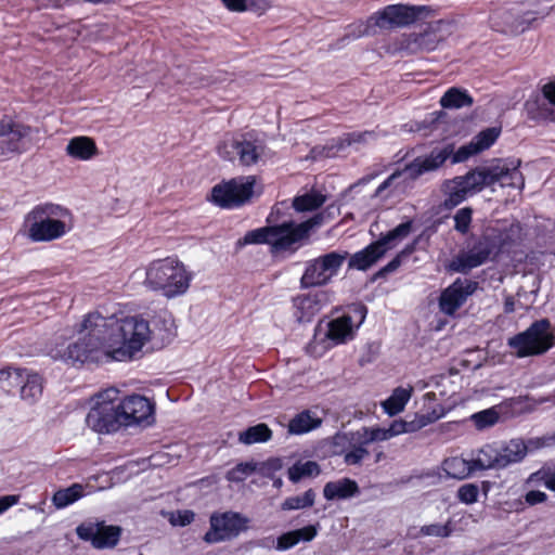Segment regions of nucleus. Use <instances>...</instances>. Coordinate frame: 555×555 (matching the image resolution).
<instances>
[{
  "label": "nucleus",
  "instance_id": "1",
  "mask_svg": "<svg viewBox=\"0 0 555 555\" xmlns=\"http://www.w3.org/2000/svg\"><path fill=\"white\" fill-rule=\"evenodd\" d=\"M78 333L77 341L52 348L51 358L74 363L130 361L152 336L149 322L140 317L121 312L103 315L98 311L85 317Z\"/></svg>",
  "mask_w": 555,
  "mask_h": 555
},
{
  "label": "nucleus",
  "instance_id": "2",
  "mask_svg": "<svg viewBox=\"0 0 555 555\" xmlns=\"http://www.w3.org/2000/svg\"><path fill=\"white\" fill-rule=\"evenodd\" d=\"M500 129L492 127L482 130L473 140L462 145L457 151L448 144L443 147L434 149L428 155L418 156L403 169L390 175L375 191L374 196L386 201L393 196L405 193L413 182L421 176L435 171L452 156V164L467 160L469 157L488 150L499 138Z\"/></svg>",
  "mask_w": 555,
  "mask_h": 555
},
{
  "label": "nucleus",
  "instance_id": "3",
  "mask_svg": "<svg viewBox=\"0 0 555 555\" xmlns=\"http://www.w3.org/2000/svg\"><path fill=\"white\" fill-rule=\"evenodd\" d=\"M365 317V307L354 306L337 317L322 321L315 330L313 339L307 346V352L320 358L328 349L352 340Z\"/></svg>",
  "mask_w": 555,
  "mask_h": 555
},
{
  "label": "nucleus",
  "instance_id": "4",
  "mask_svg": "<svg viewBox=\"0 0 555 555\" xmlns=\"http://www.w3.org/2000/svg\"><path fill=\"white\" fill-rule=\"evenodd\" d=\"M320 222L321 219L314 217L300 223L284 222L280 225L259 228L247 232L243 241L244 244H268L273 254L295 251L299 242Z\"/></svg>",
  "mask_w": 555,
  "mask_h": 555
},
{
  "label": "nucleus",
  "instance_id": "5",
  "mask_svg": "<svg viewBox=\"0 0 555 555\" xmlns=\"http://www.w3.org/2000/svg\"><path fill=\"white\" fill-rule=\"evenodd\" d=\"M70 212L59 205H38L25 218L29 238L34 242H50L69 231Z\"/></svg>",
  "mask_w": 555,
  "mask_h": 555
},
{
  "label": "nucleus",
  "instance_id": "6",
  "mask_svg": "<svg viewBox=\"0 0 555 555\" xmlns=\"http://www.w3.org/2000/svg\"><path fill=\"white\" fill-rule=\"evenodd\" d=\"M192 274L185 266L175 259L155 260L146 269L145 285L154 291H162L164 296L173 298L183 295L190 287Z\"/></svg>",
  "mask_w": 555,
  "mask_h": 555
},
{
  "label": "nucleus",
  "instance_id": "7",
  "mask_svg": "<svg viewBox=\"0 0 555 555\" xmlns=\"http://www.w3.org/2000/svg\"><path fill=\"white\" fill-rule=\"evenodd\" d=\"M118 395L119 391L116 388H107L94 396V402L86 417L90 429L99 434H109L124 426L119 413Z\"/></svg>",
  "mask_w": 555,
  "mask_h": 555
},
{
  "label": "nucleus",
  "instance_id": "8",
  "mask_svg": "<svg viewBox=\"0 0 555 555\" xmlns=\"http://www.w3.org/2000/svg\"><path fill=\"white\" fill-rule=\"evenodd\" d=\"M348 256L346 250H332L308 260L300 278V286L309 288L330 284L339 274Z\"/></svg>",
  "mask_w": 555,
  "mask_h": 555
},
{
  "label": "nucleus",
  "instance_id": "9",
  "mask_svg": "<svg viewBox=\"0 0 555 555\" xmlns=\"http://www.w3.org/2000/svg\"><path fill=\"white\" fill-rule=\"evenodd\" d=\"M555 335L546 319L533 322L526 331L508 338L507 345L518 358L545 353L554 346Z\"/></svg>",
  "mask_w": 555,
  "mask_h": 555
},
{
  "label": "nucleus",
  "instance_id": "10",
  "mask_svg": "<svg viewBox=\"0 0 555 555\" xmlns=\"http://www.w3.org/2000/svg\"><path fill=\"white\" fill-rule=\"evenodd\" d=\"M412 231V221H405L389 231L375 243L369 245L364 249L357 251L349 257V269L364 271L373 266L388 250L393 249L402 242Z\"/></svg>",
  "mask_w": 555,
  "mask_h": 555
},
{
  "label": "nucleus",
  "instance_id": "11",
  "mask_svg": "<svg viewBox=\"0 0 555 555\" xmlns=\"http://www.w3.org/2000/svg\"><path fill=\"white\" fill-rule=\"evenodd\" d=\"M505 238L487 234L462 249L450 262V269L455 272L467 273L470 270L487 262L493 255H496L503 245Z\"/></svg>",
  "mask_w": 555,
  "mask_h": 555
},
{
  "label": "nucleus",
  "instance_id": "12",
  "mask_svg": "<svg viewBox=\"0 0 555 555\" xmlns=\"http://www.w3.org/2000/svg\"><path fill=\"white\" fill-rule=\"evenodd\" d=\"M250 519L237 512L212 513L209 518V530L204 535L208 544H216L237 538L249 527Z\"/></svg>",
  "mask_w": 555,
  "mask_h": 555
},
{
  "label": "nucleus",
  "instance_id": "13",
  "mask_svg": "<svg viewBox=\"0 0 555 555\" xmlns=\"http://www.w3.org/2000/svg\"><path fill=\"white\" fill-rule=\"evenodd\" d=\"M255 182V177L247 176L217 184L211 190V201L222 208L238 207L253 195Z\"/></svg>",
  "mask_w": 555,
  "mask_h": 555
},
{
  "label": "nucleus",
  "instance_id": "14",
  "mask_svg": "<svg viewBox=\"0 0 555 555\" xmlns=\"http://www.w3.org/2000/svg\"><path fill=\"white\" fill-rule=\"evenodd\" d=\"M555 443V431L553 436L533 438L527 442L521 439H512L504 446L496 448V465L499 469L508 465L521 462L529 451Z\"/></svg>",
  "mask_w": 555,
  "mask_h": 555
},
{
  "label": "nucleus",
  "instance_id": "15",
  "mask_svg": "<svg viewBox=\"0 0 555 555\" xmlns=\"http://www.w3.org/2000/svg\"><path fill=\"white\" fill-rule=\"evenodd\" d=\"M118 404L124 426L150 425L154 421V404L143 396H128Z\"/></svg>",
  "mask_w": 555,
  "mask_h": 555
},
{
  "label": "nucleus",
  "instance_id": "16",
  "mask_svg": "<svg viewBox=\"0 0 555 555\" xmlns=\"http://www.w3.org/2000/svg\"><path fill=\"white\" fill-rule=\"evenodd\" d=\"M423 10L424 7L392 4L374 14L370 21L374 22L375 26L385 29L403 27L414 23Z\"/></svg>",
  "mask_w": 555,
  "mask_h": 555
},
{
  "label": "nucleus",
  "instance_id": "17",
  "mask_svg": "<svg viewBox=\"0 0 555 555\" xmlns=\"http://www.w3.org/2000/svg\"><path fill=\"white\" fill-rule=\"evenodd\" d=\"M477 282L469 279H456L440 295V310L448 315L454 314L477 289Z\"/></svg>",
  "mask_w": 555,
  "mask_h": 555
},
{
  "label": "nucleus",
  "instance_id": "18",
  "mask_svg": "<svg viewBox=\"0 0 555 555\" xmlns=\"http://www.w3.org/2000/svg\"><path fill=\"white\" fill-rule=\"evenodd\" d=\"M332 300V293L320 289L293 299L294 317L298 322H310Z\"/></svg>",
  "mask_w": 555,
  "mask_h": 555
},
{
  "label": "nucleus",
  "instance_id": "19",
  "mask_svg": "<svg viewBox=\"0 0 555 555\" xmlns=\"http://www.w3.org/2000/svg\"><path fill=\"white\" fill-rule=\"evenodd\" d=\"M519 162L506 163L499 160L491 166H483V173L486 178V185L490 186L494 183H499L502 188L511 186L516 189L524 188V178L521 172L518 170Z\"/></svg>",
  "mask_w": 555,
  "mask_h": 555
},
{
  "label": "nucleus",
  "instance_id": "20",
  "mask_svg": "<svg viewBox=\"0 0 555 555\" xmlns=\"http://www.w3.org/2000/svg\"><path fill=\"white\" fill-rule=\"evenodd\" d=\"M30 128L11 119L0 120V158L20 152L23 140L29 137Z\"/></svg>",
  "mask_w": 555,
  "mask_h": 555
},
{
  "label": "nucleus",
  "instance_id": "21",
  "mask_svg": "<svg viewBox=\"0 0 555 555\" xmlns=\"http://www.w3.org/2000/svg\"><path fill=\"white\" fill-rule=\"evenodd\" d=\"M270 157L271 152L262 139L250 133L240 138L238 162L241 165L266 164Z\"/></svg>",
  "mask_w": 555,
  "mask_h": 555
},
{
  "label": "nucleus",
  "instance_id": "22",
  "mask_svg": "<svg viewBox=\"0 0 555 555\" xmlns=\"http://www.w3.org/2000/svg\"><path fill=\"white\" fill-rule=\"evenodd\" d=\"M375 140L376 133L374 131L347 133L340 138L333 139L331 144L323 147V154L325 157H335L345 152L349 146H353L356 150H359L362 145L369 144Z\"/></svg>",
  "mask_w": 555,
  "mask_h": 555
},
{
  "label": "nucleus",
  "instance_id": "23",
  "mask_svg": "<svg viewBox=\"0 0 555 555\" xmlns=\"http://www.w3.org/2000/svg\"><path fill=\"white\" fill-rule=\"evenodd\" d=\"M449 28L450 24L443 21H437L430 24L425 31L415 36V48L427 52L435 50L450 34Z\"/></svg>",
  "mask_w": 555,
  "mask_h": 555
},
{
  "label": "nucleus",
  "instance_id": "24",
  "mask_svg": "<svg viewBox=\"0 0 555 555\" xmlns=\"http://www.w3.org/2000/svg\"><path fill=\"white\" fill-rule=\"evenodd\" d=\"M442 416L441 413L433 411L430 414L415 415L412 421L396 420L388 427L390 438L405 433H414L434 423Z\"/></svg>",
  "mask_w": 555,
  "mask_h": 555
},
{
  "label": "nucleus",
  "instance_id": "25",
  "mask_svg": "<svg viewBox=\"0 0 555 555\" xmlns=\"http://www.w3.org/2000/svg\"><path fill=\"white\" fill-rule=\"evenodd\" d=\"M474 474L487 469H499L496 465V447L486 444L468 454Z\"/></svg>",
  "mask_w": 555,
  "mask_h": 555
},
{
  "label": "nucleus",
  "instance_id": "26",
  "mask_svg": "<svg viewBox=\"0 0 555 555\" xmlns=\"http://www.w3.org/2000/svg\"><path fill=\"white\" fill-rule=\"evenodd\" d=\"M359 493V487L354 480L343 478L330 481L324 486L323 494L326 500H345Z\"/></svg>",
  "mask_w": 555,
  "mask_h": 555
},
{
  "label": "nucleus",
  "instance_id": "27",
  "mask_svg": "<svg viewBox=\"0 0 555 555\" xmlns=\"http://www.w3.org/2000/svg\"><path fill=\"white\" fill-rule=\"evenodd\" d=\"M318 529L315 526H307L301 529L283 533L276 539L275 548L278 551H286L295 546L300 541L309 542L315 538Z\"/></svg>",
  "mask_w": 555,
  "mask_h": 555
},
{
  "label": "nucleus",
  "instance_id": "28",
  "mask_svg": "<svg viewBox=\"0 0 555 555\" xmlns=\"http://www.w3.org/2000/svg\"><path fill=\"white\" fill-rule=\"evenodd\" d=\"M322 424V418L315 412L305 410L296 414L288 423V433L292 435L307 434Z\"/></svg>",
  "mask_w": 555,
  "mask_h": 555
},
{
  "label": "nucleus",
  "instance_id": "29",
  "mask_svg": "<svg viewBox=\"0 0 555 555\" xmlns=\"http://www.w3.org/2000/svg\"><path fill=\"white\" fill-rule=\"evenodd\" d=\"M65 150L68 156L79 160H89L98 153L95 142L89 137L72 138Z\"/></svg>",
  "mask_w": 555,
  "mask_h": 555
},
{
  "label": "nucleus",
  "instance_id": "30",
  "mask_svg": "<svg viewBox=\"0 0 555 555\" xmlns=\"http://www.w3.org/2000/svg\"><path fill=\"white\" fill-rule=\"evenodd\" d=\"M454 179L468 197L482 191L487 186L482 167H477L464 176L454 177Z\"/></svg>",
  "mask_w": 555,
  "mask_h": 555
},
{
  "label": "nucleus",
  "instance_id": "31",
  "mask_svg": "<svg viewBox=\"0 0 555 555\" xmlns=\"http://www.w3.org/2000/svg\"><path fill=\"white\" fill-rule=\"evenodd\" d=\"M443 472L451 478L465 479L474 475L469 456H453L442 463Z\"/></svg>",
  "mask_w": 555,
  "mask_h": 555
},
{
  "label": "nucleus",
  "instance_id": "32",
  "mask_svg": "<svg viewBox=\"0 0 555 555\" xmlns=\"http://www.w3.org/2000/svg\"><path fill=\"white\" fill-rule=\"evenodd\" d=\"M21 387V398L28 403L36 402L42 395V378L37 373L25 370Z\"/></svg>",
  "mask_w": 555,
  "mask_h": 555
},
{
  "label": "nucleus",
  "instance_id": "33",
  "mask_svg": "<svg viewBox=\"0 0 555 555\" xmlns=\"http://www.w3.org/2000/svg\"><path fill=\"white\" fill-rule=\"evenodd\" d=\"M412 392H413V387H408V388H403V387H398L396 388L391 396L385 400L383 402V408L385 410V412L390 415V416H393L400 412H402L406 405V403L409 402L411 396H412Z\"/></svg>",
  "mask_w": 555,
  "mask_h": 555
},
{
  "label": "nucleus",
  "instance_id": "34",
  "mask_svg": "<svg viewBox=\"0 0 555 555\" xmlns=\"http://www.w3.org/2000/svg\"><path fill=\"white\" fill-rule=\"evenodd\" d=\"M85 495V487L80 483H74L68 488L57 490L52 496L53 505L61 509L75 503Z\"/></svg>",
  "mask_w": 555,
  "mask_h": 555
},
{
  "label": "nucleus",
  "instance_id": "35",
  "mask_svg": "<svg viewBox=\"0 0 555 555\" xmlns=\"http://www.w3.org/2000/svg\"><path fill=\"white\" fill-rule=\"evenodd\" d=\"M526 483L531 487L543 485L546 489L555 491V465H544L529 475Z\"/></svg>",
  "mask_w": 555,
  "mask_h": 555
},
{
  "label": "nucleus",
  "instance_id": "36",
  "mask_svg": "<svg viewBox=\"0 0 555 555\" xmlns=\"http://www.w3.org/2000/svg\"><path fill=\"white\" fill-rule=\"evenodd\" d=\"M442 190L444 193L442 205L447 209H452L468 198L465 191L460 188L459 182H456L454 178L447 180L443 183Z\"/></svg>",
  "mask_w": 555,
  "mask_h": 555
},
{
  "label": "nucleus",
  "instance_id": "37",
  "mask_svg": "<svg viewBox=\"0 0 555 555\" xmlns=\"http://www.w3.org/2000/svg\"><path fill=\"white\" fill-rule=\"evenodd\" d=\"M389 439L391 438L388 428L362 427L361 429L352 433V440L362 444H370L372 442L386 441Z\"/></svg>",
  "mask_w": 555,
  "mask_h": 555
},
{
  "label": "nucleus",
  "instance_id": "38",
  "mask_svg": "<svg viewBox=\"0 0 555 555\" xmlns=\"http://www.w3.org/2000/svg\"><path fill=\"white\" fill-rule=\"evenodd\" d=\"M440 104L444 108H461L473 104L469 94L457 88H450L440 99Z\"/></svg>",
  "mask_w": 555,
  "mask_h": 555
},
{
  "label": "nucleus",
  "instance_id": "39",
  "mask_svg": "<svg viewBox=\"0 0 555 555\" xmlns=\"http://www.w3.org/2000/svg\"><path fill=\"white\" fill-rule=\"evenodd\" d=\"M222 2L234 12L253 11L261 14L270 7L269 0H222Z\"/></svg>",
  "mask_w": 555,
  "mask_h": 555
},
{
  "label": "nucleus",
  "instance_id": "40",
  "mask_svg": "<svg viewBox=\"0 0 555 555\" xmlns=\"http://www.w3.org/2000/svg\"><path fill=\"white\" fill-rule=\"evenodd\" d=\"M271 438V430L266 424H258L240 433L238 440L244 444L266 442Z\"/></svg>",
  "mask_w": 555,
  "mask_h": 555
},
{
  "label": "nucleus",
  "instance_id": "41",
  "mask_svg": "<svg viewBox=\"0 0 555 555\" xmlns=\"http://www.w3.org/2000/svg\"><path fill=\"white\" fill-rule=\"evenodd\" d=\"M94 539L95 548L113 547L117 544L120 537V529L116 526H105L99 524V534Z\"/></svg>",
  "mask_w": 555,
  "mask_h": 555
},
{
  "label": "nucleus",
  "instance_id": "42",
  "mask_svg": "<svg viewBox=\"0 0 555 555\" xmlns=\"http://www.w3.org/2000/svg\"><path fill=\"white\" fill-rule=\"evenodd\" d=\"M542 94L546 103L541 107L539 116L555 121V81L544 85Z\"/></svg>",
  "mask_w": 555,
  "mask_h": 555
},
{
  "label": "nucleus",
  "instance_id": "43",
  "mask_svg": "<svg viewBox=\"0 0 555 555\" xmlns=\"http://www.w3.org/2000/svg\"><path fill=\"white\" fill-rule=\"evenodd\" d=\"M319 465L315 462L307 461L296 463L288 469V477L293 482L299 481L304 477H312L319 475Z\"/></svg>",
  "mask_w": 555,
  "mask_h": 555
},
{
  "label": "nucleus",
  "instance_id": "44",
  "mask_svg": "<svg viewBox=\"0 0 555 555\" xmlns=\"http://www.w3.org/2000/svg\"><path fill=\"white\" fill-rule=\"evenodd\" d=\"M314 500L315 493L313 490L309 489L301 495L287 498L282 504V509L293 511L309 507L313 505Z\"/></svg>",
  "mask_w": 555,
  "mask_h": 555
},
{
  "label": "nucleus",
  "instance_id": "45",
  "mask_svg": "<svg viewBox=\"0 0 555 555\" xmlns=\"http://www.w3.org/2000/svg\"><path fill=\"white\" fill-rule=\"evenodd\" d=\"M325 197L312 192L298 196L294 199V208L298 211L313 210L323 205Z\"/></svg>",
  "mask_w": 555,
  "mask_h": 555
},
{
  "label": "nucleus",
  "instance_id": "46",
  "mask_svg": "<svg viewBox=\"0 0 555 555\" xmlns=\"http://www.w3.org/2000/svg\"><path fill=\"white\" fill-rule=\"evenodd\" d=\"M25 370L22 369H2L0 370V385L2 388L11 389L22 384Z\"/></svg>",
  "mask_w": 555,
  "mask_h": 555
},
{
  "label": "nucleus",
  "instance_id": "47",
  "mask_svg": "<svg viewBox=\"0 0 555 555\" xmlns=\"http://www.w3.org/2000/svg\"><path fill=\"white\" fill-rule=\"evenodd\" d=\"M470 418L478 429H485L499 421V413L491 408L473 414Z\"/></svg>",
  "mask_w": 555,
  "mask_h": 555
},
{
  "label": "nucleus",
  "instance_id": "48",
  "mask_svg": "<svg viewBox=\"0 0 555 555\" xmlns=\"http://www.w3.org/2000/svg\"><path fill=\"white\" fill-rule=\"evenodd\" d=\"M349 435H350L349 440H350V444H351V450L345 454V462L348 465H356V464H359L365 456L369 455V451L366 449L367 444H362V443H358V442L353 441L352 433H350Z\"/></svg>",
  "mask_w": 555,
  "mask_h": 555
},
{
  "label": "nucleus",
  "instance_id": "49",
  "mask_svg": "<svg viewBox=\"0 0 555 555\" xmlns=\"http://www.w3.org/2000/svg\"><path fill=\"white\" fill-rule=\"evenodd\" d=\"M256 469V464L253 462L249 463H240L234 468L227 473V479L233 482L244 481L248 476H250Z\"/></svg>",
  "mask_w": 555,
  "mask_h": 555
},
{
  "label": "nucleus",
  "instance_id": "50",
  "mask_svg": "<svg viewBox=\"0 0 555 555\" xmlns=\"http://www.w3.org/2000/svg\"><path fill=\"white\" fill-rule=\"evenodd\" d=\"M238 151L240 139L225 140L218 146V154L220 157L230 162H233L236 158L238 159Z\"/></svg>",
  "mask_w": 555,
  "mask_h": 555
},
{
  "label": "nucleus",
  "instance_id": "51",
  "mask_svg": "<svg viewBox=\"0 0 555 555\" xmlns=\"http://www.w3.org/2000/svg\"><path fill=\"white\" fill-rule=\"evenodd\" d=\"M422 535L426 537H438V538H447L450 537L453 532L451 527V522L448 521L444 525L441 524H431L423 526L420 530Z\"/></svg>",
  "mask_w": 555,
  "mask_h": 555
},
{
  "label": "nucleus",
  "instance_id": "52",
  "mask_svg": "<svg viewBox=\"0 0 555 555\" xmlns=\"http://www.w3.org/2000/svg\"><path fill=\"white\" fill-rule=\"evenodd\" d=\"M472 216H473L472 208L464 207V208L459 209L453 217L454 229L462 234L467 233L470 222H472Z\"/></svg>",
  "mask_w": 555,
  "mask_h": 555
},
{
  "label": "nucleus",
  "instance_id": "53",
  "mask_svg": "<svg viewBox=\"0 0 555 555\" xmlns=\"http://www.w3.org/2000/svg\"><path fill=\"white\" fill-rule=\"evenodd\" d=\"M479 488L475 483H465L457 490V499L464 504H473L477 502Z\"/></svg>",
  "mask_w": 555,
  "mask_h": 555
},
{
  "label": "nucleus",
  "instance_id": "54",
  "mask_svg": "<svg viewBox=\"0 0 555 555\" xmlns=\"http://www.w3.org/2000/svg\"><path fill=\"white\" fill-rule=\"evenodd\" d=\"M491 26L502 33H507L513 28V22L511 21V14L505 12H498L493 14L490 18Z\"/></svg>",
  "mask_w": 555,
  "mask_h": 555
},
{
  "label": "nucleus",
  "instance_id": "55",
  "mask_svg": "<svg viewBox=\"0 0 555 555\" xmlns=\"http://www.w3.org/2000/svg\"><path fill=\"white\" fill-rule=\"evenodd\" d=\"M77 535L85 541H91L94 546V539L99 534V522L98 524H81L76 528Z\"/></svg>",
  "mask_w": 555,
  "mask_h": 555
},
{
  "label": "nucleus",
  "instance_id": "56",
  "mask_svg": "<svg viewBox=\"0 0 555 555\" xmlns=\"http://www.w3.org/2000/svg\"><path fill=\"white\" fill-rule=\"evenodd\" d=\"M415 248V245L414 244H410L408 245L404 249H402L389 263H387L382 272L384 273H390L395 270H397L401 262H402V259L403 258H406L409 255H411L413 253Z\"/></svg>",
  "mask_w": 555,
  "mask_h": 555
},
{
  "label": "nucleus",
  "instance_id": "57",
  "mask_svg": "<svg viewBox=\"0 0 555 555\" xmlns=\"http://www.w3.org/2000/svg\"><path fill=\"white\" fill-rule=\"evenodd\" d=\"M194 516L195 515L192 511H178L170 515L169 521L172 526L184 527L194 520Z\"/></svg>",
  "mask_w": 555,
  "mask_h": 555
},
{
  "label": "nucleus",
  "instance_id": "58",
  "mask_svg": "<svg viewBox=\"0 0 555 555\" xmlns=\"http://www.w3.org/2000/svg\"><path fill=\"white\" fill-rule=\"evenodd\" d=\"M547 500L546 493L539 490H530L525 495V501L529 505L544 503Z\"/></svg>",
  "mask_w": 555,
  "mask_h": 555
},
{
  "label": "nucleus",
  "instance_id": "59",
  "mask_svg": "<svg viewBox=\"0 0 555 555\" xmlns=\"http://www.w3.org/2000/svg\"><path fill=\"white\" fill-rule=\"evenodd\" d=\"M18 495H4L0 498V514L18 503Z\"/></svg>",
  "mask_w": 555,
  "mask_h": 555
},
{
  "label": "nucleus",
  "instance_id": "60",
  "mask_svg": "<svg viewBox=\"0 0 555 555\" xmlns=\"http://www.w3.org/2000/svg\"><path fill=\"white\" fill-rule=\"evenodd\" d=\"M514 300L512 298H507L505 304H504V310L505 312L507 313H511L514 311Z\"/></svg>",
  "mask_w": 555,
  "mask_h": 555
},
{
  "label": "nucleus",
  "instance_id": "61",
  "mask_svg": "<svg viewBox=\"0 0 555 555\" xmlns=\"http://www.w3.org/2000/svg\"><path fill=\"white\" fill-rule=\"evenodd\" d=\"M345 438H347V435H343V436L337 435L335 439H336V442L338 443L339 440H344Z\"/></svg>",
  "mask_w": 555,
  "mask_h": 555
},
{
  "label": "nucleus",
  "instance_id": "62",
  "mask_svg": "<svg viewBox=\"0 0 555 555\" xmlns=\"http://www.w3.org/2000/svg\"><path fill=\"white\" fill-rule=\"evenodd\" d=\"M267 541H268V542L270 541L271 543H273V542H274L272 539H270V538H269V539H266V540L261 543V545H262V546H269V543H267Z\"/></svg>",
  "mask_w": 555,
  "mask_h": 555
},
{
  "label": "nucleus",
  "instance_id": "63",
  "mask_svg": "<svg viewBox=\"0 0 555 555\" xmlns=\"http://www.w3.org/2000/svg\"><path fill=\"white\" fill-rule=\"evenodd\" d=\"M382 457H383V453H382V452L377 453V455H376V462L380 461V459H382Z\"/></svg>",
  "mask_w": 555,
  "mask_h": 555
},
{
  "label": "nucleus",
  "instance_id": "64",
  "mask_svg": "<svg viewBox=\"0 0 555 555\" xmlns=\"http://www.w3.org/2000/svg\"><path fill=\"white\" fill-rule=\"evenodd\" d=\"M533 105V103H531L530 101L527 102V107L528 109H531V106Z\"/></svg>",
  "mask_w": 555,
  "mask_h": 555
}]
</instances>
